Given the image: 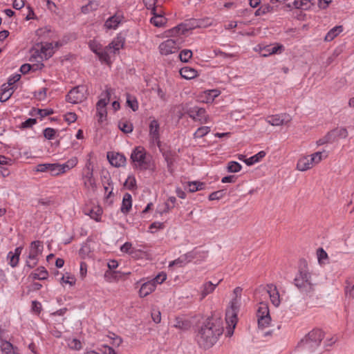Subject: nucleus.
<instances>
[{"label":"nucleus","mask_w":354,"mask_h":354,"mask_svg":"<svg viewBox=\"0 0 354 354\" xmlns=\"http://www.w3.org/2000/svg\"><path fill=\"white\" fill-rule=\"evenodd\" d=\"M223 330L219 320L209 319L198 331L196 336L197 342L201 347L210 348L216 342Z\"/></svg>","instance_id":"nucleus-1"},{"label":"nucleus","mask_w":354,"mask_h":354,"mask_svg":"<svg viewBox=\"0 0 354 354\" xmlns=\"http://www.w3.org/2000/svg\"><path fill=\"white\" fill-rule=\"evenodd\" d=\"M242 288L236 287L233 291V298L232 299L230 307L226 310V323L228 325L227 334L231 336L234 333V329L236 325L238 318L237 314L241 306Z\"/></svg>","instance_id":"nucleus-2"},{"label":"nucleus","mask_w":354,"mask_h":354,"mask_svg":"<svg viewBox=\"0 0 354 354\" xmlns=\"http://www.w3.org/2000/svg\"><path fill=\"white\" fill-rule=\"evenodd\" d=\"M43 250V242L38 240L32 241L26 250V266L30 268L35 267Z\"/></svg>","instance_id":"nucleus-3"},{"label":"nucleus","mask_w":354,"mask_h":354,"mask_svg":"<svg viewBox=\"0 0 354 354\" xmlns=\"http://www.w3.org/2000/svg\"><path fill=\"white\" fill-rule=\"evenodd\" d=\"M324 333L319 329H314L301 341L299 346L310 353L314 352L324 338Z\"/></svg>","instance_id":"nucleus-4"},{"label":"nucleus","mask_w":354,"mask_h":354,"mask_svg":"<svg viewBox=\"0 0 354 354\" xmlns=\"http://www.w3.org/2000/svg\"><path fill=\"white\" fill-rule=\"evenodd\" d=\"M131 159L134 165L140 169H147L151 167V158L144 149L139 146L136 147L131 153Z\"/></svg>","instance_id":"nucleus-5"},{"label":"nucleus","mask_w":354,"mask_h":354,"mask_svg":"<svg viewBox=\"0 0 354 354\" xmlns=\"http://www.w3.org/2000/svg\"><path fill=\"white\" fill-rule=\"evenodd\" d=\"M295 286L301 291L310 292L317 283L313 279V274L306 270H301L295 279Z\"/></svg>","instance_id":"nucleus-6"},{"label":"nucleus","mask_w":354,"mask_h":354,"mask_svg":"<svg viewBox=\"0 0 354 354\" xmlns=\"http://www.w3.org/2000/svg\"><path fill=\"white\" fill-rule=\"evenodd\" d=\"M260 293V290H258L255 294L256 299L259 301V307L257 312V317L258 319L259 326L261 328H266L270 325L271 317L270 316L268 304L261 301V298L259 297Z\"/></svg>","instance_id":"nucleus-7"},{"label":"nucleus","mask_w":354,"mask_h":354,"mask_svg":"<svg viewBox=\"0 0 354 354\" xmlns=\"http://www.w3.org/2000/svg\"><path fill=\"white\" fill-rule=\"evenodd\" d=\"M348 131L345 128H336L328 132L324 137L317 141V145L321 146L327 143H333L339 139L346 138Z\"/></svg>","instance_id":"nucleus-8"},{"label":"nucleus","mask_w":354,"mask_h":354,"mask_svg":"<svg viewBox=\"0 0 354 354\" xmlns=\"http://www.w3.org/2000/svg\"><path fill=\"white\" fill-rule=\"evenodd\" d=\"M86 91L83 85L75 86L66 95V100L72 104L81 103L86 98Z\"/></svg>","instance_id":"nucleus-9"},{"label":"nucleus","mask_w":354,"mask_h":354,"mask_svg":"<svg viewBox=\"0 0 354 354\" xmlns=\"http://www.w3.org/2000/svg\"><path fill=\"white\" fill-rule=\"evenodd\" d=\"M203 26V20L191 19L187 21L185 24H182L175 27L172 32H175L176 34L185 35L187 31L196 28H201Z\"/></svg>","instance_id":"nucleus-10"},{"label":"nucleus","mask_w":354,"mask_h":354,"mask_svg":"<svg viewBox=\"0 0 354 354\" xmlns=\"http://www.w3.org/2000/svg\"><path fill=\"white\" fill-rule=\"evenodd\" d=\"M82 180L86 189L91 191H94L95 189L96 183L93 177V167H91V163H88L84 169Z\"/></svg>","instance_id":"nucleus-11"},{"label":"nucleus","mask_w":354,"mask_h":354,"mask_svg":"<svg viewBox=\"0 0 354 354\" xmlns=\"http://www.w3.org/2000/svg\"><path fill=\"white\" fill-rule=\"evenodd\" d=\"M290 116L286 112H278L267 116L266 121L272 126H279L288 123Z\"/></svg>","instance_id":"nucleus-12"},{"label":"nucleus","mask_w":354,"mask_h":354,"mask_svg":"<svg viewBox=\"0 0 354 354\" xmlns=\"http://www.w3.org/2000/svg\"><path fill=\"white\" fill-rule=\"evenodd\" d=\"M263 292L267 295H269L271 303L275 307L279 306L281 304V297L279 290L277 286L273 284H268L266 289L263 290Z\"/></svg>","instance_id":"nucleus-13"},{"label":"nucleus","mask_w":354,"mask_h":354,"mask_svg":"<svg viewBox=\"0 0 354 354\" xmlns=\"http://www.w3.org/2000/svg\"><path fill=\"white\" fill-rule=\"evenodd\" d=\"M178 50V46L177 41L173 39H167L159 46L160 53L162 55L175 53Z\"/></svg>","instance_id":"nucleus-14"},{"label":"nucleus","mask_w":354,"mask_h":354,"mask_svg":"<svg viewBox=\"0 0 354 354\" xmlns=\"http://www.w3.org/2000/svg\"><path fill=\"white\" fill-rule=\"evenodd\" d=\"M221 281L219 280L217 283H213L210 281L203 282L198 290L199 301H203L207 295L212 294Z\"/></svg>","instance_id":"nucleus-15"},{"label":"nucleus","mask_w":354,"mask_h":354,"mask_svg":"<svg viewBox=\"0 0 354 354\" xmlns=\"http://www.w3.org/2000/svg\"><path fill=\"white\" fill-rule=\"evenodd\" d=\"M105 91L100 94V100L96 104L97 111H100L106 107L110 101L113 89L109 86H105Z\"/></svg>","instance_id":"nucleus-16"},{"label":"nucleus","mask_w":354,"mask_h":354,"mask_svg":"<svg viewBox=\"0 0 354 354\" xmlns=\"http://www.w3.org/2000/svg\"><path fill=\"white\" fill-rule=\"evenodd\" d=\"M149 138L153 144L159 146L160 144V124L158 122L153 119L150 121L149 125Z\"/></svg>","instance_id":"nucleus-17"},{"label":"nucleus","mask_w":354,"mask_h":354,"mask_svg":"<svg viewBox=\"0 0 354 354\" xmlns=\"http://www.w3.org/2000/svg\"><path fill=\"white\" fill-rule=\"evenodd\" d=\"M153 17L150 19V22L156 27H162L163 26L166 22L167 19L164 17L165 12L162 10V7H159L156 8V11H151Z\"/></svg>","instance_id":"nucleus-18"},{"label":"nucleus","mask_w":354,"mask_h":354,"mask_svg":"<svg viewBox=\"0 0 354 354\" xmlns=\"http://www.w3.org/2000/svg\"><path fill=\"white\" fill-rule=\"evenodd\" d=\"M196 252L195 251L189 252L183 255H181L177 259L171 262L169 266L174 265L178 266L180 267L183 266L194 259L196 258Z\"/></svg>","instance_id":"nucleus-19"},{"label":"nucleus","mask_w":354,"mask_h":354,"mask_svg":"<svg viewBox=\"0 0 354 354\" xmlns=\"http://www.w3.org/2000/svg\"><path fill=\"white\" fill-rule=\"evenodd\" d=\"M107 158L111 165L116 167L124 166L126 162V158L119 153L109 152Z\"/></svg>","instance_id":"nucleus-20"},{"label":"nucleus","mask_w":354,"mask_h":354,"mask_svg":"<svg viewBox=\"0 0 354 354\" xmlns=\"http://www.w3.org/2000/svg\"><path fill=\"white\" fill-rule=\"evenodd\" d=\"M123 19L124 17L122 14L115 13L106 20L104 26L108 30L116 29Z\"/></svg>","instance_id":"nucleus-21"},{"label":"nucleus","mask_w":354,"mask_h":354,"mask_svg":"<svg viewBox=\"0 0 354 354\" xmlns=\"http://www.w3.org/2000/svg\"><path fill=\"white\" fill-rule=\"evenodd\" d=\"M124 42L125 38L121 34H118L106 46V48L110 49L111 52L115 54L123 48Z\"/></svg>","instance_id":"nucleus-22"},{"label":"nucleus","mask_w":354,"mask_h":354,"mask_svg":"<svg viewBox=\"0 0 354 354\" xmlns=\"http://www.w3.org/2000/svg\"><path fill=\"white\" fill-rule=\"evenodd\" d=\"M23 250V248L21 246L17 247L15 249V251H10L7 254V260L8 261V264L12 267L15 268L19 261V257Z\"/></svg>","instance_id":"nucleus-23"},{"label":"nucleus","mask_w":354,"mask_h":354,"mask_svg":"<svg viewBox=\"0 0 354 354\" xmlns=\"http://www.w3.org/2000/svg\"><path fill=\"white\" fill-rule=\"evenodd\" d=\"M284 50L282 44H277L276 46L268 45L261 49V53L263 57H267L270 55L281 53Z\"/></svg>","instance_id":"nucleus-24"},{"label":"nucleus","mask_w":354,"mask_h":354,"mask_svg":"<svg viewBox=\"0 0 354 354\" xmlns=\"http://www.w3.org/2000/svg\"><path fill=\"white\" fill-rule=\"evenodd\" d=\"M154 282L151 280L143 283L139 290L138 294L140 297H145L153 292L156 290Z\"/></svg>","instance_id":"nucleus-25"},{"label":"nucleus","mask_w":354,"mask_h":354,"mask_svg":"<svg viewBox=\"0 0 354 354\" xmlns=\"http://www.w3.org/2000/svg\"><path fill=\"white\" fill-rule=\"evenodd\" d=\"M328 157L326 151H317L308 155L310 168L312 169L315 165L319 164L323 159Z\"/></svg>","instance_id":"nucleus-26"},{"label":"nucleus","mask_w":354,"mask_h":354,"mask_svg":"<svg viewBox=\"0 0 354 354\" xmlns=\"http://www.w3.org/2000/svg\"><path fill=\"white\" fill-rule=\"evenodd\" d=\"M296 169L300 171H306L310 169L308 155L303 154L300 156L296 165Z\"/></svg>","instance_id":"nucleus-27"},{"label":"nucleus","mask_w":354,"mask_h":354,"mask_svg":"<svg viewBox=\"0 0 354 354\" xmlns=\"http://www.w3.org/2000/svg\"><path fill=\"white\" fill-rule=\"evenodd\" d=\"M131 207H132V196L130 194L126 193L123 196L120 210L123 214H127L131 210Z\"/></svg>","instance_id":"nucleus-28"},{"label":"nucleus","mask_w":354,"mask_h":354,"mask_svg":"<svg viewBox=\"0 0 354 354\" xmlns=\"http://www.w3.org/2000/svg\"><path fill=\"white\" fill-rule=\"evenodd\" d=\"M179 72L181 77L185 80H192L198 75L197 71L189 66L183 67Z\"/></svg>","instance_id":"nucleus-29"},{"label":"nucleus","mask_w":354,"mask_h":354,"mask_svg":"<svg viewBox=\"0 0 354 354\" xmlns=\"http://www.w3.org/2000/svg\"><path fill=\"white\" fill-rule=\"evenodd\" d=\"M189 117L200 124L207 123L210 120L206 112H190Z\"/></svg>","instance_id":"nucleus-30"},{"label":"nucleus","mask_w":354,"mask_h":354,"mask_svg":"<svg viewBox=\"0 0 354 354\" xmlns=\"http://www.w3.org/2000/svg\"><path fill=\"white\" fill-rule=\"evenodd\" d=\"M277 6H271L269 3L261 5L255 12L254 16L259 17L265 15L268 13L274 12L277 11Z\"/></svg>","instance_id":"nucleus-31"},{"label":"nucleus","mask_w":354,"mask_h":354,"mask_svg":"<svg viewBox=\"0 0 354 354\" xmlns=\"http://www.w3.org/2000/svg\"><path fill=\"white\" fill-rule=\"evenodd\" d=\"M14 91V87H9V86L3 84L0 88V102H3L10 99Z\"/></svg>","instance_id":"nucleus-32"},{"label":"nucleus","mask_w":354,"mask_h":354,"mask_svg":"<svg viewBox=\"0 0 354 354\" xmlns=\"http://www.w3.org/2000/svg\"><path fill=\"white\" fill-rule=\"evenodd\" d=\"M343 31L342 26H336L331 28L326 35L324 41H330Z\"/></svg>","instance_id":"nucleus-33"},{"label":"nucleus","mask_w":354,"mask_h":354,"mask_svg":"<svg viewBox=\"0 0 354 354\" xmlns=\"http://www.w3.org/2000/svg\"><path fill=\"white\" fill-rule=\"evenodd\" d=\"M33 279L44 280L48 277V272L44 267H39L33 272L31 273Z\"/></svg>","instance_id":"nucleus-34"},{"label":"nucleus","mask_w":354,"mask_h":354,"mask_svg":"<svg viewBox=\"0 0 354 354\" xmlns=\"http://www.w3.org/2000/svg\"><path fill=\"white\" fill-rule=\"evenodd\" d=\"M102 212L103 211L101 207L95 206L90 209L88 212H85V214L88 215L91 218L99 222L101 221Z\"/></svg>","instance_id":"nucleus-35"},{"label":"nucleus","mask_w":354,"mask_h":354,"mask_svg":"<svg viewBox=\"0 0 354 354\" xmlns=\"http://www.w3.org/2000/svg\"><path fill=\"white\" fill-rule=\"evenodd\" d=\"M40 51L46 59L51 57L55 53L52 43H46L44 45L41 44Z\"/></svg>","instance_id":"nucleus-36"},{"label":"nucleus","mask_w":354,"mask_h":354,"mask_svg":"<svg viewBox=\"0 0 354 354\" xmlns=\"http://www.w3.org/2000/svg\"><path fill=\"white\" fill-rule=\"evenodd\" d=\"M266 153L265 151H261L259 153H257V154H255L254 156H253L249 158H247L245 160V163L248 166H251V165L261 161L266 156Z\"/></svg>","instance_id":"nucleus-37"},{"label":"nucleus","mask_w":354,"mask_h":354,"mask_svg":"<svg viewBox=\"0 0 354 354\" xmlns=\"http://www.w3.org/2000/svg\"><path fill=\"white\" fill-rule=\"evenodd\" d=\"M317 256L319 265L324 266L328 263V256L323 248H320L317 250Z\"/></svg>","instance_id":"nucleus-38"},{"label":"nucleus","mask_w":354,"mask_h":354,"mask_svg":"<svg viewBox=\"0 0 354 354\" xmlns=\"http://www.w3.org/2000/svg\"><path fill=\"white\" fill-rule=\"evenodd\" d=\"M118 127L122 131L126 133H131L133 131L132 124L124 119L121 120L118 122Z\"/></svg>","instance_id":"nucleus-39"},{"label":"nucleus","mask_w":354,"mask_h":354,"mask_svg":"<svg viewBox=\"0 0 354 354\" xmlns=\"http://www.w3.org/2000/svg\"><path fill=\"white\" fill-rule=\"evenodd\" d=\"M2 354H17L11 343L7 341H3L1 344Z\"/></svg>","instance_id":"nucleus-40"},{"label":"nucleus","mask_w":354,"mask_h":354,"mask_svg":"<svg viewBox=\"0 0 354 354\" xmlns=\"http://www.w3.org/2000/svg\"><path fill=\"white\" fill-rule=\"evenodd\" d=\"M127 105L132 109V111H136L138 109V102L135 96L127 93Z\"/></svg>","instance_id":"nucleus-41"},{"label":"nucleus","mask_w":354,"mask_h":354,"mask_svg":"<svg viewBox=\"0 0 354 354\" xmlns=\"http://www.w3.org/2000/svg\"><path fill=\"white\" fill-rule=\"evenodd\" d=\"M67 345L69 348L75 351H80L82 348V342L76 338H68L67 339Z\"/></svg>","instance_id":"nucleus-42"},{"label":"nucleus","mask_w":354,"mask_h":354,"mask_svg":"<svg viewBox=\"0 0 354 354\" xmlns=\"http://www.w3.org/2000/svg\"><path fill=\"white\" fill-rule=\"evenodd\" d=\"M205 183L198 181H192L188 183V188L190 192L202 190L205 188Z\"/></svg>","instance_id":"nucleus-43"},{"label":"nucleus","mask_w":354,"mask_h":354,"mask_svg":"<svg viewBox=\"0 0 354 354\" xmlns=\"http://www.w3.org/2000/svg\"><path fill=\"white\" fill-rule=\"evenodd\" d=\"M147 10L151 11H156V8H158L161 6L159 5V0H142Z\"/></svg>","instance_id":"nucleus-44"},{"label":"nucleus","mask_w":354,"mask_h":354,"mask_svg":"<svg viewBox=\"0 0 354 354\" xmlns=\"http://www.w3.org/2000/svg\"><path fill=\"white\" fill-rule=\"evenodd\" d=\"M310 0H295L293 7L296 9L308 10L310 8Z\"/></svg>","instance_id":"nucleus-45"},{"label":"nucleus","mask_w":354,"mask_h":354,"mask_svg":"<svg viewBox=\"0 0 354 354\" xmlns=\"http://www.w3.org/2000/svg\"><path fill=\"white\" fill-rule=\"evenodd\" d=\"M108 50H111L106 48V47L104 49H102L96 54L101 62H105L106 64H109L110 62V56L109 55Z\"/></svg>","instance_id":"nucleus-46"},{"label":"nucleus","mask_w":354,"mask_h":354,"mask_svg":"<svg viewBox=\"0 0 354 354\" xmlns=\"http://www.w3.org/2000/svg\"><path fill=\"white\" fill-rule=\"evenodd\" d=\"M242 169V166L240 163L236 161H230L227 163V169L231 173H237Z\"/></svg>","instance_id":"nucleus-47"},{"label":"nucleus","mask_w":354,"mask_h":354,"mask_svg":"<svg viewBox=\"0 0 354 354\" xmlns=\"http://www.w3.org/2000/svg\"><path fill=\"white\" fill-rule=\"evenodd\" d=\"M210 131V127L207 126L201 127L194 133V138H201L207 135Z\"/></svg>","instance_id":"nucleus-48"},{"label":"nucleus","mask_w":354,"mask_h":354,"mask_svg":"<svg viewBox=\"0 0 354 354\" xmlns=\"http://www.w3.org/2000/svg\"><path fill=\"white\" fill-rule=\"evenodd\" d=\"M75 278L73 274L66 273L65 275H63L61 278L60 283L62 284H68L70 286H73L75 283Z\"/></svg>","instance_id":"nucleus-49"},{"label":"nucleus","mask_w":354,"mask_h":354,"mask_svg":"<svg viewBox=\"0 0 354 354\" xmlns=\"http://www.w3.org/2000/svg\"><path fill=\"white\" fill-rule=\"evenodd\" d=\"M192 57V52L191 50L184 49L180 51L179 58L183 62H187Z\"/></svg>","instance_id":"nucleus-50"},{"label":"nucleus","mask_w":354,"mask_h":354,"mask_svg":"<svg viewBox=\"0 0 354 354\" xmlns=\"http://www.w3.org/2000/svg\"><path fill=\"white\" fill-rule=\"evenodd\" d=\"M173 326L179 329H185L188 326V323L184 321L182 317H177L174 320Z\"/></svg>","instance_id":"nucleus-51"},{"label":"nucleus","mask_w":354,"mask_h":354,"mask_svg":"<svg viewBox=\"0 0 354 354\" xmlns=\"http://www.w3.org/2000/svg\"><path fill=\"white\" fill-rule=\"evenodd\" d=\"M131 256L134 259H142L144 257H147L148 256V253L142 250L133 248L131 252Z\"/></svg>","instance_id":"nucleus-52"},{"label":"nucleus","mask_w":354,"mask_h":354,"mask_svg":"<svg viewBox=\"0 0 354 354\" xmlns=\"http://www.w3.org/2000/svg\"><path fill=\"white\" fill-rule=\"evenodd\" d=\"M167 279V274L164 272H160L156 277L151 279L152 282H154V285L156 287L158 284H162Z\"/></svg>","instance_id":"nucleus-53"},{"label":"nucleus","mask_w":354,"mask_h":354,"mask_svg":"<svg viewBox=\"0 0 354 354\" xmlns=\"http://www.w3.org/2000/svg\"><path fill=\"white\" fill-rule=\"evenodd\" d=\"M37 123V120L35 118H28L24 122H21L19 125V128L21 129H28L31 128L33 125Z\"/></svg>","instance_id":"nucleus-54"},{"label":"nucleus","mask_w":354,"mask_h":354,"mask_svg":"<svg viewBox=\"0 0 354 354\" xmlns=\"http://www.w3.org/2000/svg\"><path fill=\"white\" fill-rule=\"evenodd\" d=\"M21 78V75L16 73L11 77H10L8 80V82L6 84V86H9V87H14V84L17 82Z\"/></svg>","instance_id":"nucleus-55"},{"label":"nucleus","mask_w":354,"mask_h":354,"mask_svg":"<svg viewBox=\"0 0 354 354\" xmlns=\"http://www.w3.org/2000/svg\"><path fill=\"white\" fill-rule=\"evenodd\" d=\"M57 131L52 128H46L44 130V136L48 140H52L55 138Z\"/></svg>","instance_id":"nucleus-56"},{"label":"nucleus","mask_w":354,"mask_h":354,"mask_svg":"<svg viewBox=\"0 0 354 354\" xmlns=\"http://www.w3.org/2000/svg\"><path fill=\"white\" fill-rule=\"evenodd\" d=\"M49 172L53 176H59L61 174L60 173V166L59 163H51L50 166Z\"/></svg>","instance_id":"nucleus-57"},{"label":"nucleus","mask_w":354,"mask_h":354,"mask_svg":"<svg viewBox=\"0 0 354 354\" xmlns=\"http://www.w3.org/2000/svg\"><path fill=\"white\" fill-rule=\"evenodd\" d=\"M89 48L95 54H97L102 49V45L97 43L95 41H91L89 42Z\"/></svg>","instance_id":"nucleus-58"},{"label":"nucleus","mask_w":354,"mask_h":354,"mask_svg":"<svg viewBox=\"0 0 354 354\" xmlns=\"http://www.w3.org/2000/svg\"><path fill=\"white\" fill-rule=\"evenodd\" d=\"M133 249V248L132 247V244L130 242H126L120 247V251L122 252L127 253L130 255Z\"/></svg>","instance_id":"nucleus-59"},{"label":"nucleus","mask_w":354,"mask_h":354,"mask_svg":"<svg viewBox=\"0 0 354 354\" xmlns=\"http://www.w3.org/2000/svg\"><path fill=\"white\" fill-rule=\"evenodd\" d=\"M207 101H213L215 97H218L221 94V91L217 89L209 90L207 91Z\"/></svg>","instance_id":"nucleus-60"},{"label":"nucleus","mask_w":354,"mask_h":354,"mask_svg":"<svg viewBox=\"0 0 354 354\" xmlns=\"http://www.w3.org/2000/svg\"><path fill=\"white\" fill-rule=\"evenodd\" d=\"M176 203V198L174 196H170L165 202V207L167 211H169L173 209L175 207V204Z\"/></svg>","instance_id":"nucleus-61"},{"label":"nucleus","mask_w":354,"mask_h":354,"mask_svg":"<svg viewBox=\"0 0 354 354\" xmlns=\"http://www.w3.org/2000/svg\"><path fill=\"white\" fill-rule=\"evenodd\" d=\"M64 120L68 123L71 124L72 122H74L77 120V115L75 114V112H67L64 115Z\"/></svg>","instance_id":"nucleus-62"},{"label":"nucleus","mask_w":354,"mask_h":354,"mask_svg":"<svg viewBox=\"0 0 354 354\" xmlns=\"http://www.w3.org/2000/svg\"><path fill=\"white\" fill-rule=\"evenodd\" d=\"M108 337H109L112 340L111 343L113 346H118L122 342V339H121V337L117 336L114 333H111L110 335L108 336Z\"/></svg>","instance_id":"nucleus-63"},{"label":"nucleus","mask_w":354,"mask_h":354,"mask_svg":"<svg viewBox=\"0 0 354 354\" xmlns=\"http://www.w3.org/2000/svg\"><path fill=\"white\" fill-rule=\"evenodd\" d=\"M105 280L109 283L116 279V273L111 270L106 271L104 274Z\"/></svg>","instance_id":"nucleus-64"}]
</instances>
